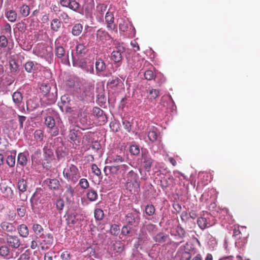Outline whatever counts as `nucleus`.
I'll use <instances>...</instances> for the list:
<instances>
[{
    "mask_svg": "<svg viewBox=\"0 0 260 260\" xmlns=\"http://www.w3.org/2000/svg\"><path fill=\"white\" fill-rule=\"evenodd\" d=\"M233 236L236 240L235 244L236 246L241 248L247 243V238L248 236L246 227L234 225Z\"/></svg>",
    "mask_w": 260,
    "mask_h": 260,
    "instance_id": "obj_1",
    "label": "nucleus"
},
{
    "mask_svg": "<svg viewBox=\"0 0 260 260\" xmlns=\"http://www.w3.org/2000/svg\"><path fill=\"white\" fill-rule=\"evenodd\" d=\"M63 177L72 183H76L80 178V173L77 166L73 164L67 165L63 171Z\"/></svg>",
    "mask_w": 260,
    "mask_h": 260,
    "instance_id": "obj_2",
    "label": "nucleus"
},
{
    "mask_svg": "<svg viewBox=\"0 0 260 260\" xmlns=\"http://www.w3.org/2000/svg\"><path fill=\"white\" fill-rule=\"evenodd\" d=\"M40 90L44 97L48 100V104H51L55 102L57 98V90L53 89L51 91L49 84L43 83L40 87Z\"/></svg>",
    "mask_w": 260,
    "mask_h": 260,
    "instance_id": "obj_3",
    "label": "nucleus"
},
{
    "mask_svg": "<svg viewBox=\"0 0 260 260\" xmlns=\"http://www.w3.org/2000/svg\"><path fill=\"white\" fill-rule=\"evenodd\" d=\"M216 223V220L211 215L206 213L203 216L199 217L197 220V224L200 228L204 230L214 225Z\"/></svg>",
    "mask_w": 260,
    "mask_h": 260,
    "instance_id": "obj_4",
    "label": "nucleus"
},
{
    "mask_svg": "<svg viewBox=\"0 0 260 260\" xmlns=\"http://www.w3.org/2000/svg\"><path fill=\"white\" fill-rule=\"evenodd\" d=\"M140 212L135 210L133 212L127 213L125 216L124 221L127 225H137L140 222Z\"/></svg>",
    "mask_w": 260,
    "mask_h": 260,
    "instance_id": "obj_5",
    "label": "nucleus"
},
{
    "mask_svg": "<svg viewBox=\"0 0 260 260\" xmlns=\"http://www.w3.org/2000/svg\"><path fill=\"white\" fill-rule=\"evenodd\" d=\"M45 124L49 128V133L52 136H56L58 134L59 129L55 126L54 119L50 116H47L45 119Z\"/></svg>",
    "mask_w": 260,
    "mask_h": 260,
    "instance_id": "obj_6",
    "label": "nucleus"
},
{
    "mask_svg": "<svg viewBox=\"0 0 260 260\" xmlns=\"http://www.w3.org/2000/svg\"><path fill=\"white\" fill-rule=\"evenodd\" d=\"M124 48L119 45L116 47V50L113 51L111 55V59L115 63H119L121 62L122 59V53L124 52Z\"/></svg>",
    "mask_w": 260,
    "mask_h": 260,
    "instance_id": "obj_7",
    "label": "nucleus"
},
{
    "mask_svg": "<svg viewBox=\"0 0 260 260\" xmlns=\"http://www.w3.org/2000/svg\"><path fill=\"white\" fill-rule=\"evenodd\" d=\"M6 242L12 250L18 249L21 245V241L17 236L9 235L6 237Z\"/></svg>",
    "mask_w": 260,
    "mask_h": 260,
    "instance_id": "obj_8",
    "label": "nucleus"
},
{
    "mask_svg": "<svg viewBox=\"0 0 260 260\" xmlns=\"http://www.w3.org/2000/svg\"><path fill=\"white\" fill-rule=\"evenodd\" d=\"M142 162L145 170L149 172L152 164H153V160L149 154L148 152L146 150H142L141 153Z\"/></svg>",
    "mask_w": 260,
    "mask_h": 260,
    "instance_id": "obj_9",
    "label": "nucleus"
},
{
    "mask_svg": "<svg viewBox=\"0 0 260 260\" xmlns=\"http://www.w3.org/2000/svg\"><path fill=\"white\" fill-rule=\"evenodd\" d=\"M60 5L65 7H69L70 9L81 13V9L80 8V5L75 1L71 0H60Z\"/></svg>",
    "mask_w": 260,
    "mask_h": 260,
    "instance_id": "obj_10",
    "label": "nucleus"
},
{
    "mask_svg": "<svg viewBox=\"0 0 260 260\" xmlns=\"http://www.w3.org/2000/svg\"><path fill=\"white\" fill-rule=\"evenodd\" d=\"M43 153L44 160H46L47 162L46 164L45 162H44L43 166L44 168L48 169L50 167L49 163L53 157V152L50 147L47 146H45L43 148Z\"/></svg>",
    "mask_w": 260,
    "mask_h": 260,
    "instance_id": "obj_11",
    "label": "nucleus"
},
{
    "mask_svg": "<svg viewBox=\"0 0 260 260\" xmlns=\"http://www.w3.org/2000/svg\"><path fill=\"white\" fill-rule=\"evenodd\" d=\"M45 182L47 184L49 189L51 190H58L61 187L60 182L56 178H48L45 180Z\"/></svg>",
    "mask_w": 260,
    "mask_h": 260,
    "instance_id": "obj_12",
    "label": "nucleus"
},
{
    "mask_svg": "<svg viewBox=\"0 0 260 260\" xmlns=\"http://www.w3.org/2000/svg\"><path fill=\"white\" fill-rule=\"evenodd\" d=\"M153 240L156 243L159 244H162L168 240L170 241V244L172 243L171 240L170 239L169 236L168 234H166L163 232H160L157 233L154 237Z\"/></svg>",
    "mask_w": 260,
    "mask_h": 260,
    "instance_id": "obj_13",
    "label": "nucleus"
},
{
    "mask_svg": "<svg viewBox=\"0 0 260 260\" xmlns=\"http://www.w3.org/2000/svg\"><path fill=\"white\" fill-rule=\"evenodd\" d=\"M54 52L55 55L59 58L66 56V51L63 47L59 45L58 39L55 42Z\"/></svg>",
    "mask_w": 260,
    "mask_h": 260,
    "instance_id": "obj_14",
    "label": "nucleus"
},
{
    "mask_svg": "<svg viewBox=\"0 0 260 260\" xmlns=\"http://www.w3.org/2000/svg\"><path fill=\"white\" fill-rule=\"evenodd\" d=\"M0 189L3 194V196L5 198L8 199L13 198L14 193L11 187L5 185H2L0 186Z\"/></svg>",
    "mask_w": 260,
    "mask_h": 260,
    "instance_id": "obj_15",
    "label": "nucleus"
},
{
    "mask_svg": "<svg viewBox=\"0 0 260 260\" xmlns=\"http://www.w3.org/2000/svg\"><path fill=\"white\" fill-rule=\"evenodd\" d=\"M81 135L82 133L79 130L73 129L70 131L69 137L72 141L74 142L77 141L78 142H79Z\"/></svg>",
    "mask_w": 260,
    "mask_h": 260,
    "instance_id": "obj_16",
    "label": "nucleus"
},
{
    "mask_svg": "<svg viewBox=\"0 0 260 260\" xmlns=\"http://www.w3.org/2000/svg\"><path fill=\"white\" fill-rule=\"evenodd\" d=\"M92 89H93L92 86L86 83L84 84L81 87L79 88L80 93L81 94V98L83 99L88 95Z\"/></svg>",
    "mask_w": 260,
    "mask_h": 260,
    "instance_id": "obj_17",
    "label": "nucleus"
},
{
    "mask_svg": "<svg viewBox=\"0 0 260 260\" xmlns=\"http://www.w3.org/2000/svg\"><path fill=\"white\" fill-rule=\"evenodd\" d=\"M120 82L121 80L118 77L113 76L108 80L107 85L109 88L114 89L119 85Z\"/></svg>",
    "mask_w": 260,
    "mask_h": 260,
    "instance_id": "obj_18",
    "label": "nucleus"
},
{
    "mask_svg": "<svg viewBox=\"0 0 260 260\" xmlns=\"http://www.w3.org/2000/svg\"><path fill=\"white\" fill-rule=\"evenodd\" d=\"M43 240V243L44 245H51L53 242V236L51 233H48L45 235H43L42 237ZM46 248H48V246L46 247Z\"/></svg>",
    "mask_w": 260,
    "mask_h": 260,
    "instance_id": "obj_19",
    "label": "nucleus"
},
{
    "mask_svg": "<svg viewBox=\"0 0 260 260\" xmlns=\"http://www.w3.org/2000/svg\"><path fill=\"white\" fill-rule=\"evenodd\" d=\"M18 231L20 236L26 238L29 234V230L25 224H20L18 228Z\"/></svg>",
    "mask_w": 260,
    "mask_h": 260,
    "instance_id": "obj_20",
    "label": "nucleus"
},
{
    "mask_svg": "<svg viewBox=\"0 0 260 260\" xmlns=\"http://www.w3.org/2000/svg\"><path fill=\"white\" fill-rule=\"evenodd\" d=\"M138 176L133 170L129 171L126 176L127 183H137L138 179Z\"/></svg>",
    "mask_w": 260,
    "mask_h": 260,
    "instance_id": "obj_21",
    "label": "nucleus"
},
{
    "mask_svg": "<svg viewBox=\"0 0 260 260\" xmlns=\"http://www.w3.org/2000/svg\"><path fill=\"white\" fill-rule=\"evenodd\" d=\"M95 65L97 73L103 72L106 68L105 62L101 59L96 60Z\"/></svg>",
    "mask_w": 260,
    "mask_h": 260,
    "instance_id": "obj_22",
    "label": "nucleus"
},
{
    "mask_svg": "<svg viewBox=\"0 0 260 260\" xmlns=\"http://www.w3.org/2000/svg\"><path fill=\"white\" fill-rule=\"evenodd\" d=\"M27 162V159L26 154L24 152L19 153L17 157V164L22 167H24L26 165Z\"/></svg>",
    "mask_w": 260,
    "mask_h": 260,
    "instance_id": "obj_23",
    "label": "nucleus"
},
{
    "mask_svg": "<svg viewBox=\"0 0 260 260\" xmlns=\"http://www.w3.org/2000/svg\"><path fill=\"white\" fill-rule=\"evenodd\" d=\"M37 63H36L35 64V63L32 61H27L24 65L25 70L28 73L34 72L35 70H37Z\"/></svg>",
    "mask_w": 260,
    "mask_h": 260,
    "instance_id": "obj_24",
    "label": "nucleus"
},
{
    "mask_svg": "<svg viewBox=\"0 0 260 260\" xmlns=\"http://www.w3.org/2000/svg\"><path fill=\"white\" fill-rule=\"evenodd\" d=\"M12 99L14 103L17 105H19L22 103L23 96L21 92L16 91L12 95Z\"/></svg>",
    "mask_w": 260,
    "mask_h": 260,
    "instance_id": "obj_25",
    "label": "nucleus"
},
{
    "mask_svg": "<svg viewBox=\"0 0 260 260\" xmlns=\"http://www.w3.org/2000/svg\"><path fill=\"white\" fill-rule=\"evenodd\" d=\"M87 199L91 202L95 201L98 199V193L93 188L88 190L86 193Z\"/></svg>",
    "mask_w": 260,
    "mask_h": 260,
    "instance_id": "obj_26",
    "label": "nucleus"
},
{
    "mask_svg": "<svg viewBox=\"0 0 260 260\" xmlns=\"http://www.w3.org/2000/svg\"><path fill=\"white\" fill-rule=\"evenodd\" d=\"M34 138L37 142H41L43 141L44 138V133L42 129H37L35 131Z\"/></svg>",
    "mask_w": 260,
    "mask_h": 260,
    "instance_id": "obj_27",
    "label": "nucleus"
},
{
    "mask_svg": "<svg viewBox=\"0 0 260 260\" xmlns=\"http://www.w3.org/2000/svg\"><path fill=\"white\" fill-rule=\"evenodd\" d=\"M1 227L3 230L8 232H12L15 230V227L12 223L6 221L2 222L1 224Z\"/></svg>",
    "mask_w": 260,
    "mask_h": 260,
    "instance_id": "obj_28",
    "label": "nucleus"
},
{
    "mask_svg": "<svg viewBox=\"0 0 260 260\" xmlns=\"http://www.w3.org/2000/svg\"><path fill=\"white\" fill-rule=\"evenodd\" d=\"M76 53L80 55H84L87 52L86 46L83 44H78L76 47Z\"/></svg>",
    "mask_w": 260,
    "mask_h": 260,
    "instance_id": "obj_29",
    "label": "nucleus"
},
{
    "mask_svg": "<svg viewBox=\"0 0 260 260\" xmlns=\"http://www.w3.org/2000/svg\"><path fill=\"white\" fill-rule=\"evenodd\" d=\"M110 36L104 30L99 29L96 33V39L98 40L104 41L107 40Z\"/></svg>",
    "mask_w": 260,
    "mask_h": 260,
    "instance_id": "obj_30",
    "label": "nucleus"
},
{
    "mask_svg": "<svg viewBox=\"0 0 260 260\" xmlns=\"http://www.w3.org/2000/svg\"><path fill=\"white\" fill-rule=\"evenodd\" d=\"M124 248V244L120 241H116L113 245V250L118 253L122 252Z\"/></svg>",
    "mask_w": 260,
    "mask_h": 260,
    "instance_id": "obj_31",
    "label": "nucleus"
},
{
    "mask_svg": "<svg viewBox=\"0 0 260 260\" xmlns=\"http://www.w3.org/2000/svg\"><path fill=\"white\" fill-rule=\"evenodd\" d=\"M32 230L34 233L40 237H42L43 235L44 229L41 225L37 223L34 224Z\"/></svg>",
    "mask_w": 260,
    "mask_h": 260,
    "instance_id": "obj_32",
    "label": "nucleus"
},
{
    "mask_svg": "<svg viewBox=\"0 0 260 260\" xmlns=\"http://www.w3.org/2000/svg\"><path fill=\"white\" fill-rule=\"evenodd\" d=\"M10 252V248L6 245L0 246V255L2 256L6 257L9 255Z\"/></svg>",
    "mask_w": 260,
    "mask_h": 260,
    "instance_id": "obj_33",
    "label": "nucleus"
},
{
    "mask_svg": "<svg viewBox=\"0 0 260 260\" xmlns=\"http://www.w3.org/2000/svg\"><path fill=\"white\" fill-rule=\"evenodd\" d=\"M82 109H83V106L81 105H80V106H79L78 107V108H76V107H67L66 111H67V112H70V113L74 112V111L76 112L77 113H78V115L79 116V115H80L81 116L82 115Z\"/></svg>",
    "mask_w": 260,
    "mask_h": 260,
    "instance_id": "obj_34",
    "label": "nucleus"
},
{
    "mask_svg": "<svg viewBox=\"0 0 260 260\" xmlns=\"http://www.w3.org/2000/svg\"><path fill=\"white\" fill-rule=\"evenodd\" d=\"M27 182L24 179H20L18 182V188L19 191L24 192L27 189Z\"/></svg>",
    "mask_w": 260,
    "mask_h": 260,
    "instance_id": "obj_35",
    "label": "nucleus"
},
{
    "mask_svg": "<svg viewBox=\"0 0 260 260\" xmlns=\"http://www.w3.org/2000/svg\"><path fill=\"white\" fill-rule=\"evenodd\" d=\"M107 24V27L111 29L116 28V25L114 22V17H105Z\"/></svg>",
    "mask_w": 260,
    "mask_h": 260,
    "instance_id": "obj_36",
    "label": "nucleus"
},
{
    "mask_svg": "<svg viewBox=\"0 0 260 260\" xmlns=\"http://www.w3.org/2000/svg\"><path fill=\"white\" fill-rule=\"evenodd\" d=\"M94 217L98 220H101L103 219L104 214L103 211L101 209H96L94 211Z\"/></svg>",
    "mask_w": 260,
    "mask_h": 260,
    "instance_id": "obj_37",
    "label": "nucleus"
},
{
    "mask_svg": "<svg viewBox=\"0 0 260 260\" xmlns=\"http://www.w3.org/2000/svg\"><path fill=\"white\" fill-rule=\"evenodd\" d=\"M6 163L10 168H13L15 165V155H8L6 159Z\"/></svg>",
    "mask_w": 260,
    "mask_h": 260,
    "instance_id": "obj_38",
    "label": "nucleus"
},
{
    "mask_svg": "<svg viewBox=\"0 0 260 260\" xmlns=\"http://www.w3.org/2000/svg\"><path fill=\"white\" fill-rule=\"evenodd\" d=\"M129 151L132 155H137L140 153L139 147L137 145L133 144L130 146Z\"/></svg>",
    "mask_w": 260,
    "mask_h": 260,
    "instance_id": "obj_39",
    "label": "nucleus"
},
{
    "mask_svg": "<svg viewBox=\"0 0 260 260\" xmlns=\"http://www.w3.org/2000/svg\"><path fill=\"white\" fill-rule=\"evenodd\" d=\"M155 209L153 205H148L145 209V213L148 216H152L155 213Z\"/></svg>",
    "mask_w": 260,
    "mask_h": 260,
    "instance_id": "obj_40",
    "label": "nucleus"
},
{
    "mask_svg": "<svg viewBox=\"0 0 260 260\" xmlns=\"http://www.w3.org/2000/svg\"><path fill=\"white\" fill-rule=\"evenodd\" d=\"M66 191L65 194L70 198H72L74 196V189L72 187V186L70 184H67L65 186Z\"/></svg>",
    "mask_w": 260,
    "mask_h": 260,
    "instance_id": "obj_41",
    "label": "nucleus"
},
{
    "mask_svg": "<svg viewBox=\"0 0 260 260\" xmlns=\"http://www.w3.org/2000/svg\"><path fill=\"white\" fill-rule=\"evenodd\" d=\"M29 7L25 5H23L20 8V13L22 16H27L29 14Z\"/></svg>",
    "mask_w": 260,
    "mask_h": 260,
    "instance_id": "obj_42",
    "label": "nucleus"
},
{
    "mask_svg": "<svg viewBox=\"0 0 260 260\" xmlns=\"http://www.w3.org/2000/svg\"><path fill=\"white\" fill-rule=\"evenodd\" d=\"M82 30V26L80 24H76L74 26L72 29V34L74 36H78L80 34Z\"/></svg>",
    "mask_w": 260,
    "mask_h": 260,
    "instance_id": "obj_43",
    "label": "nucleus"
},
{
    "mask_svg": "<svg viewBox=\"0 0 260 260\" xmlns=\"http://www.w3.org/2000/svg\"><path fill=\"white\" fill-rule=\"evenodd\" d=\"M186 234V232L182 228H177L176 236H177L179 238L183 239L185 237Z\"/></svg>",
    "mask_w": 260,
    "mask_h": 260,
    "instance_id": "obj_44",
    "label": "nucleus"
},
{
    "mask_svg": "<svg viewBox=\"0 0 260 260\" xmlns=\"http://www.w3.org/2000/svg\"><path fill=\"white\" fill-rule=\"evenodd\" d=\"M107 168L109 169L110 173L112 174H117L120 171L119 166H106L105 167V170Z\"/></svg>",
    "mask_w": 260,
    "mask_h": 260,
    "instance_id": "obj_45",
    "label": "nucleus"
},
{
    "mask_svg": "<svg viewBox=\"0 0 260 260\" xmlns=\"http://www.w3.org/2000/svg\"><path fill=\"white\" fill-rule=\"evenodd\" d=\"M110 233L114 236H117L120 231V228L119 226L117 224H112L111 226V228L110 230Z\"/></svg>",
    "mask_w": 260,
    "mask_h": 260,
    "instance_id": "obj_46",
    "label": "nucleus"
},
{
    "mask_svg": "<svg viewBox=\"0 0 260 260\" xmlns=\"http://www.w3.org/2000/svg\"><path fill=\"white\" fill-rule=\"evenodd\" d=\"M107 8V5L104 4H100L97 5L96 6V10L99 12V13L103 15L104 12L106 11Z\"/></svg>",
    "mask_w": 260,
    "mask_h": 260,
    "instance_id": "obj_47",
    "label": "nucleus"
},
{
    "mask_svg": "<svg viewBox=\"0 0 260 260\" xmlns=\"http://www.w3.org/2000/svg\"><path fill=\"white\" fill-rule=\"evenodd\" d=\"M60 22L57 18L54 19L51 22V28L54 30L57 31L60 27Z\"/></svg>",
    "mask_w": 260,
    "mask_h": 260,
    "instance_id": "obj_48",
    "label": "nucleus"
},
{
    "mask_svg": "<svg viewBox=\"0 0 260 260\" xmlns=\"http://www.w3.org/2000/svg\"><path fill=\"white\" fill-rule=\"evenodd\" d=\"M92 113L98 118L103 117V111L99 107H94L92 109Z\"/></svg>",
    "mask_w": 260,
    "mask_h": 260,
    "instance_id": "obj_49",
    "label": "nucleus"
},
{
    "mask_svg": "<svg viewBox=\"0 0 260 260\" xmlns=\"http://www.w3.org/2000/svg\"><path fill=\"white\" fill-rule=\"evenodd\" d=\"M149 94L150 95V100L155 99L159 96V91L156 89H152L149 91Z\"/></svg>",
    "mask_w": 260,
    "mask_h": 260,
    "instance_id": "obj_50",
    "label": "nucleus"
},
{
    "mask_svg": "<svg viewBox=\"0 0 260 260\" xmlns=\"http://www.w3.org/2000/svg\"><path fill=\"white\" fill-rule=\"evenodd\" d=\"M79 184L81 188L85 189L89 187V184L87 180L85 178H82L80 180Z\"/></svg>",
    "mask_w": 260,
    "mask_h": 260,
    "instance_id": "obj_51",
    "label": "nucleus"
},
{
    "mask_svg": "<svg viewBox=\"0 0 260 260\" xmlns=\"http://www.w3.org/2000/svg\"><path fill=\"white\" fill-rule=\"evenodd\" d=\"M144 77L146 80H151L154 79V74L151 70H148L144 72Z\"/></svg>",
    "mask_w": 260,
    "mask_h": 260,
    "instance_id": "obj_52",
    "label": "nucleus"
},
{
    "mask_svg": "<svg viewBox=\"0 0 260 260\" xmlns=\"http://www.w3.org/2000/svg\"><path fill=\"white\" fill-rule=\"evenodd\" d=\"M148 137L151 142H154L157 139V134L154 131H149L148 133Z\"/></svg>",
    "mask_w": 260,
    "mask_h": 260,
    "instance_id": "obj_53",
    "label": "nucleus"
},
{
    "mask_svg": "<svg viewBox=\"0 0 260 260\" xmlns=\"http://www.w3.org/2000/svg\"><path fill=\"white\" fill-rule=\"evenodd\" d=\"M67 222L69 225H74L77 222V219L74 215H69L68 216V218L67 219Z\"/></svg>",
    "mask_w": 260,
    "mask_h": 260,
    "instance_id": "obj_54",
    "label": "nucleus"
},
{
    "mask_svg": "<svg viewBox=\"0 0 260 260\" xmlns=\"http://www.w3.org/2000/svg\"><path fill=\"white\" fill-rule=\"evenodd\" d=\"M72 255L68 251L63 252L60 255V258L62 260H71Z\"/></svg>",
    "mask_w": 260,
    "mask_h": 260,
    "instance_id": "obj_55",
    "label": "nucleus"
},
{
    "mask_svg": "<svg viewBox=\"0 0 260 260\" xmlns=\"http://www.w3.org/2000/svg\"><path fill=\"white\" fill-rule=\"evenodd\" d=\"M56 206L57 210L59 211L62 210L64 206L63 200L61 199L57 200L56 202Z\"/></svg>",
    "mask_w": 260,
    "mask_h": 260,
    "instance_id": "obj_56",
    "label": "nucleus"
},
{
    "mask_svg": "<svg viewBox=\"0 0 260 260\" xmlns=\"http://www.w3.org/2000/svg\"><path fill=\"white\" fill-rule=\"evenodd\" d=\"M8 45V40L5 36H0V47L5 48Z\"/></svg>",
    "mask_w": 260,
    "mask_h": 260,
    "instance_id": "obj_57",
    "label": "nucleus"
},
{
    "mask_svg": "<svg viewBox=\"0 0 260 260\" xmlns=\"http://www.w3.org/2000/svg\"><path fill=\"white\" fill-rule=\"evenodd\" d=\"M91 170H92V173H94L96 176H99L101 175V170L95 164L92 165Z\"/></svg>",
    "mask_w": 260,
    "mask_h": 260,
    "instance_id": "obj_58",
    "label": "nucleus"
},
{
    "mask_svg": "<svg viewBox=\"0 0 260 260\" xmlns=\"http://www.w3.org/2000/svg\"><path fill=\"white\" fill-rule=\"evenodd\" d=\"M122 123L124 129H126L127 132L129 133L132 129L131 123L126 120H123Z\"/></svg>",
    "mask_w": 260,
    "mask_h": 260,
    "instance_id": "obj_59",
    "label": "nucleus"
},
{
    "mask_svg": "<svg viewBox=\"0 0 260 260\" xmlns=\"http://www.w3.org/2000/svg\"><path fill=\"white\" fill-rule=\"evenodd\" d=\"M124 160V158L120 155H115L111 157L110 161L112 162H121Z\"/></svg>",
    "mask_w": 260,
    "mask_h": 260,
    "instance_id": "obj_60",
    "label": "nucleus"
},
{
    "mask_svg": "<svg viewBox=\"0 0 260 260\" xmlns=\"http://www.w3.org/2000/svg\"><path fill=\"white\" fill-rule=\"evenodd\" d=\"M141 254L138 251H136L133 253L129 260H141Z\"/></svg>",
    "mask_w": 260,
    "mask_h": 260,
    "instance_id": "obj_61",
    "label": "nucleus"
},
{
    "mask_svg": "<svg viewBox=\"0 0 260 260\" xmlns=\"http://www.w3.org/2000/svg\"><path fill=\"white\" fill-rule=\"evenodd\" d=\"M17 211V213L20 217H23L25 216L26 210L25 207L23 206H21L20 207L18 208Z\"/></svg>",
    "mask_w": 260,
    "mask_h": 260,
    "instance_id": "obj_62",
    "label": "nucleus"
},
{
    "mask_svg": "<svg viewBox=\"0 0 260 260\" xmlns=\"http://www.w3.org/2000/svg\"><path fill=\"white\" fill-rule=\"evenodd\" d=\"M160 182L162 188H167L169 185V181L166 177L162 178Z\"/></svg>",
    "mask_w": 260,
    "mask_h": 260,
    "instance_id": "obj_63",
    "label": "nucleus"
},
{
    "mask_svg": "<svg viewBox=\"0 0 260 260\" xmlns=\"http://www.w3.org/2000/svg\"><path fill=\"white\" fill-rule=\"evenodd\" d=\"M17 260H30V255L28 253L24 252L20 255Z\"/></svg>",
    "mask_w": 260,
    "mask_h": 260,
    "instance_id": "obj_64",
    "label": "nucleus"
}]
</instances>
